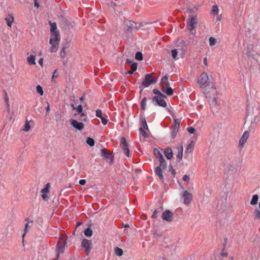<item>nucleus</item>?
<instances>
[{
	"mask_svg": "<svg viewBox=\"0 0 260 260\" xmlns=\"http://www.w3.org/2000/svg\"><path fill=\"white\" fill-rule=\"evenodd\" d=\"M51 38L49 43L51 45L50 52H56L57 51L60 37L59 31L57 29L56 24L55 22H50Z\"/></svg>",
	"mask_w": 260,
	"mask_h": 260,
	"instance_id": "f257e3e1",
	"label": "nucleus"
},
{
	"mask_svg": "<svg viewBox=\"0 0 260 260\" xmlns=\"http://www.w3.org/2000/svg\"><path fill=\"white\" fill-rule=\"evenodd\" d=\"M204 94L206 98L208 99L211 108L212 109L215 108V109H217V106L219 105V101L217 99V91L215 87H212L209 90L205 91Z\"/></svg>",
	"mask_w": 260,
	"mask_h": 260,
	"instance_id": "f03ea898",
	"label": "nucleus"
},
{
	"mask_svg": "<svg viewBox=\"0 0 260 260\" xmlns=\"http://www.w3.org/2000/svg\"><path fill=\"white\" fill-rule=\"evenodd\" d=\"M198 83L202 88H204L209 86L210 84V81L209 79L207 73L203 72L199 78Z\"/></svg>",
	"mask_w": 260,
	"mask_h": 260,
	"instance_id": "7ed1b4c3",
	"label": "nucleus"
},
{
	"mask_svg": "<svg viewBox=\"0 0 260 260\" xmlns=\"http://www.w3.org/2000/svg\"><path fill=\"white\" fill-rule=\"evenodd\" d=\"M67 244V242L64 239H60L56 245V259L58 260V258L60 254H62L64 252V248Z\"/></svg>",
	"mask_w": 260,
	"mask_h": 260,
	"instance_id": "20e7f679",
	"label": "nucleus"
},
{
	"mask_svg": "<svg viewBox=\"0 0 260 260\" xmlns=\"http://www.w3.org/2000/svg\"><path fill=\"white\" fill-rule=\"evenodd\" d=\"M197 23V16L195 15H189V18L187 22V27L190 31L194 29Z\"/></svg>",
	"mask_w": 260,
	"mask_h": 260,
	"instance_id": "39448f33",
	"label": "nucleus"
},
{
	"mask_svg": "<svg viewBox=\"0 0 260 260\" xmlns=\"http://www.w3.org/2000/svg\"><path fill=\"white\" fill-rule=\"evenodd\" d=\"M156 82V80L153 78L151 74H148L146 75L142 84L144 87H147Z\"/></svg>",
	"mask_w": 260,
	"mask_h": 260,
	"instance_id": "423d86ee",
	"label": "nucleus"
},
{
	"mask_svg": "<svg viewBox=\"0 0 260 260\" xmlns=\"http://www.w3.org/2000/svg\"><path fill=\"white\" fill-rule=\"evenodd\" d=\"M126 27L125 31L128 33H132L138 29L137 23L134 21H127L125 22Z\"/></svg>",
	"mask_w": 260,
	"mask_h": 260,
	"instance_id": "0eeeda50",
	"label": "nucleus"
},
{
	"mask_svg": "<svg viewBox=\"0 0 260 260\" xmlns=\"http://www.w3.org/2000/svg\"><path fill=\"white\" fill-rule=\"evenodd\" d=\"M166 98V96H154L153 99V102H155L156 104L160 107H166L167 106V103L165 101L164 98Z\"/></svg>",
	"mask_w": 260,
	"mask_h": 260,
	"instance_id": "6e6552de",
	"label": "nucleus"
},
{
	"mask_svg": "<svg viewBox=\"0 0 260 260\" xmlns=\"http://www.w3.org/2000/svg\"><path fill=\"white\" fill-rule=\"evenodd\" d=\"M120 146L122 149L125 154L127 156H129V150L128 147V144L126 142V139L124 137H122L120 140Z\"/></svg>",
	"mask_w": 260,
	"mask_h": 260,
	"instance_id": "1a4fd4ad",
	"label": "nucleus"
},
{
	"mask_svg": "<svg viewBox=\"0 0 260 260\" xmlns=\"http://www.w3.org/2000/svg\"><path fill=\"white\" fill-rule=\"evenodd\" d=\"M161 218L165 221L172 222L174 219V215L172 212L166 210L162 213Z\"/></svg>",
	"mask_w": 260,
	"mask_h": 260,
	"instance_id": "9d476101",
	"label": "nucleus"
},
{
	"mask_svg": "<svg viewBox=\"0 0 260 260\" xmlns=\"http://www.w3.org/2000/svg\"><path fill=\"white\" fill-rule=\"evenodd\" d=\"M91 245L92 242L90 240L84 239L82 241L81 246L87 253H89L91 249Z\"/></svg>",
	"mask_w": 260,
	"mask_h": 260,
	"instance_id": "9b49d317",
	"label": "nucleus"
},
{
	"mask_svg": "<svg viewBox=\"0 0 260 260\" xmlns=\"http://www.w3.org/2000/svg\"><path fill=\"white\" fill-rule=\"evenodd\" d=\"M249 136V133L248 131H245L239 140V147L242 148L246 142H247Z\"/></svg>",
	"mask_w": 260,
	"mask_h": 260,
	"instance_id": "f8f14e48",
	"label": "nucleus"
},
{
	"mask_svg": "<svg viewBox=\"0 0 260 260\" xmlns=\"http://www.w3.org/2000/svg\"><path fill=\"white\" fill-rule=\"evenodd\" d=\"M183 199V202L185 204H189L192 200V195L188 191L185 190L183 192L182 196Z\"/></svg>",
	"mask_w": 260,
	"mask_h": 260,
	"instance_id": "ddd939ff",
	"label": "nucleus"
},
{
	"mask_svg": "<svg viewBox=\"0 0 260 260\" xmlns=\"http://www.w3.org/2000/svg\"><path fill=\"white\" fill-rule=\"evenodd\" d=\"M71 125L78 131H82L84 127V124L81 122H78L75 119H71Z\"/></svg>",
	"mask_w": 260,
	"mask_h": 260,
	"instance_id": "4468645a",
	"label": "nucleus"
},
{
	"mask_svg": "<svg viewBox=\"0 0 260 260\" xmlns=\"http://www.w3.org/2000/svg\"><path fill=\"white\" fill-rule=\"evenodd\" d=\"M76 110H77V112L80 114L81 120L86 121L87 118L86 115H85V114L83 112V107L82 105H79L77 107H76Z\"/></svg>",
	"mask_w": 260,
	"mask_h": 260,
	"instance_id": "2eb2a0df",
	"label": "nucleus"
},
{
	"mask_svg": "<svg viewBox=\"0 0 260 260\" xmlns=\"http://www.w3.org/2000/svg\"><path fill=\"white\" fill-rule=\"evenodd\" d=\"M162 170H163V169L160 168V166H157L155 168L154 172H155V174L158 176L159 178L161 180L164 181V178L163 174H162Z\"/></svg>",
	"mask_w": 260,
	"mask_h": 260,
	"instance_id": "dca6fc26",
	"label": "nucleus"
},
{
	"mask_svg": "<svg viewBox=\"0 0 260 260\" xmlns=\"http://www.w3.org/2000/svg\"><path fill=\"white\" fill-rule=\"evenodd\" d=\"M164 154L168 159H171L172 158V150L170 147L166 148L164 151Z\"/></svg>",
	"mask_w": 260,
	"mask_h": 260,
	"instance_id": "f3484780",
	"label": "nucleus"
},
{
	"mask_svg": "<svg viewBox=\"0 0 260 260\" xmlns=\"http://www.w3.org/2000/svg\"><path fill=\"white\" fill-rule=\"evenodd\" d=\"M27 63L29 65L36 64V56L34 55H30L27 57Z\"/></svg>",
	"mask_w": 260,
	"mask_h": 260,
	"instance_id": "a211bd4d",
	"label": "nucleus"
},
{
	"mask_svg": "<svg viewBox=\"0 0 260 260\" xmlns=\"http://www.w3.org/2000/svg\"><path fill=\"white\" fill-rule=\"evenodd\" d=\"M14 18L11 15H9L7 17L5 18V20L7 22V25L9 27H11L12 23L14 21Z\"/></svg>",
	"mask_w": 260,
	"mask_h": 260,
	"instance_id": "6ab92c4d",
	"label": "nucleus"
},
{
	"mask_svg": "<svg viewBox=\"0 0 260 260\" xmlns=\"http://www.w3.org/2000/svg\"><path fill=\"white\" fill-rule=\"evenodd\" d=\"M30 122L33 123V121L32 120L28 121L27 119H26V121L25 122V124L24 125V127L22 130L24 132H28L30 128Z\"/></svg>",
	"mask_w": 260,
	"mask_h": 260,
	"instance_id": "aec40b11",
	"label": "nucleus"
},
{
	"mask_svg": "<svg viewBox=\"0 0 260 260\" xmlns=\"http://www.w3.org/2000/svg\"><path fill=\"white\" fill-rule=\"evenodd\" d=\"M153 153L155 157L158 158L159 160L162 159V158H164L162 154L161 153L159 150L156 148L154 149Z\"/></svg>",
	"mask_w": 260,
	"mask_h": 260,
	"instance_id": "412c9836",
	"label": "nucleus"
},
{
	"mask_svg": "<svg viewBox=\"0 0 260 260\" xmlns=\"http://www.w3.org/2000/svg\"><path fill=\"white\" fill-rule=\"evenodd\" d=\"M68 48L67 44L63 45L61 48V50L60 51V55L61 57L64 58L66 55V50Z\"/></svg>",
	"mask_w": 260,
	"mask_h": 260,
	"instance_id": "4be33fe9",
	"label": "nucleus"
},
{
	"mask_svg": "<svg viewBox=\"0 0 260 260\" xmlns=\"http://www.w3.org/2000/svg\"><path fill=\"white\" fill-rule=\"evenodd\" d=\"M258 200V196L257 194H254L252 196V199L250 201V204L252 206L255 205L257 204Z\"/></svg>",
	"mask_w": 260,
	"mask_h": 260,
	"instance_id": "5701e85b",
	"label": "nucleus"
},
{
	"mask_svg": "<svg viewBox=\"0 0 260 260\" xmlns=\"http://www.w3.org/2000/svg\"><path fill=\"white\" fill-rule=\"evenodd\" d=\"M193 148H194V143L192 141H191L190 144H189L186 148V152L188 153H191L193 150Z\"/></svg>",
	"mask_w": 260,
	"mask_h": 260,
	"instance_id": "b1692460",
	"label": "nucleus"
},
{
	"mask_svg": "<svg viewBox=\"0 0 260 260\" xmlns=\"http://www.w3.org/2000/svg\"><path fill=\"white\" fill-rule=\"evenodd\" d=\"M183 147L182 145H181V146L178 148V152L177 154V157L178 158H179L180 159H182L183 156Z\"/></svg>",
	"mask_w": 260,
	"mask_h": 260,
	"instance_id": "393cba45",
	"label": "nucleus"
},
{
	"mask_svg": "<svg viewBox=\"0 0 260 260\" xmlns=\"http://www.w3.org/2000/svg\"><path fill=\"white\" fill-rule=\"evenodd\" d=\"M102 155L103 157H105L106 159H108L110 158V154L109 152H108L106 149H102Z\"/></svg>",
	"mask_w": 260,
	"mask_h": 260,
	"instance_id": "a878e982",
	"label": "nucleus"
},
{
	"mask_svg": "<svg viewBox=\"0 0 260 260\" xmlns=\"http://www.w3.org/2000/svg\"><path fill=\"white\" fill-rule=\"evenodd\" d=\"M218 11L219 10L217 6L213 5L212 7V9L211 11V14L214 15H217L218 14Z\"/></svg>",
	"mask_w": 260,
	"mask_h": 260,
	"instance_id": "bb28decb",
	"label": "nucleus"
},
{
	"mask_svg": "<svg viewBox=\"0 0 260 260\" xmlns=\"http://www.w3.org/2000/svg\"><path fill=\"white\" fill-rule=\"evenodd\" d=\"M159 166H160V168H161L163 169H165L167 168V163L165 161L164 158H162V159H159Z\"/></svg>",
	"mask_w": 260,
	"mask_h": 260,
	"instance_id": "cd10ccee",
	"label": "nucleus"
},
{
	"mask_svg": "<svg viewBox=\"0 0 260 260\" xmlns=\"http://www.w3.org/2000/svg\"><path fill=\"white\" fill-rule=\"evenodd\" d=\"M115 253L116 255L120 256L123 254V250L119 247H116L114 249Z\"/></svg>",
	"mask_w": 260,
	"mask_h": 260,
	"instance_id": "c85d7f7f",
	"label": "nucleus"
},
{
	"mask_svg": "<svg viewBox=\"0 0 260 260\" xmlns=\"http://www.w3.org/2000/svg\"><path fill=\"white\" fill-rule=\"evenodd\" d=\"M85 235L87 237H90L92 235V231L90 228L86 229L84 232Z\"/></svg>",
	"mask_w": 260,
	"mask_h": 260,
	"instance_id": "c756f323",
	"label": "nucleus"
},
{
	"mask_svg": "<svg viewBox=\"0 0 260 260\" xmlns=\"http://www.w3.org/2000/svg\"><path fill=\"white\" fill-rule=\"evenodd\" d=\"M86 143L88 145H89L90 146H93L94 145V140L90 137H88L86 139Z\"/></svg>",
	"mask_w": 260,
	"mask_h": 260,
	"instance_id": "7c9ffc66",
	"label": "nucleus"
},
{
	"mask_svg": "<svg viewBox=\"0 0 260 260\" xmlns=\"http://www.w3.org/2000/svg\"><path fill=\"white\" fill-rule=\"evenodd\" d=\"M146 106V98H144L141 102V107L142 110H143V111L145 110Z\"/></svg>",
	"mask_w": 260,
	"mask_h": 260,
	"instance_id": "2f4dec72",
	"label": "nucleus"
},
{
	"mask_svg": "<svg viewBox=\"0 0 260 260\" xmlns=\"http://www.w3.org/2000/svg\"><path fill=\"white\" fill-rule=\"evenodd\" d=\"M5 101L6 102V104H7V111L8 112V113L10 112V105L9 104V98L8 96V94L7 93V92H5Z\"/></svg>",
	"mask_w": 260,
	"mask_h": 260,
	"instance_id": "473e14b6",
	"label": "nucleus"
},
{
	"mask_svg": "<svg viewBox=\"0 0 260 260\" xmlns=\"http://www.w3.org/2000/svg\"><path fill=\"white\" fill-rule=\"evenodd\" d=\"M163 92H165L168 95H171L173 94V90L171 87H169L163 91Z\"/></svg>",
	"mask_w": 260,
	"mask_h": 260,
	"instance_id": "72a5a7b5",
	"label": "nucleus"
},
{
	"mask_svg": "<svg viewBox=\"0 0 260 260\" xmlns=\"http://www.w3.org/2000/svg\"><path fill=\"white\" fill-rule=\"evenodd\" d=\"M135 58L138 60H143L142 53L140 52H137L136 53Z\"/></svg>",
	"mask_w": 260,
	"mask_h": 260,
	"instance_id": "f704fd0d",
	"label": "nucleus"
},
{
	"mask_svg": "<svg viewBox=\"0 0 260 260\" xmlns=\"http://www.w3.org/2000/svg\"><path fill=\"white\" fill-rule=\"evenodd\" d=\"M209 45L210 46H213L215 45L216 43V39L213 37H212L209 38Z\"/></svg>",
	"mask_w": 260,
	"mask_h": 260,
	"instance_id": "c9c22d12",
	"label": "nucleus"
},
{
	"mask_svg": "<svg viewBox=\"0 0 260 260\" xmlns=\"http://www.w3.org/2000/svg\"><path fill=\"white\" fill-rule=\"evenodd\" d=\"M36 90L38 93H39L41 95H43L44 94V91L43 90V88L40 85H37L36 87Z\"/></svg>",
	"mask_w": 260,
	"mask_h": 260,
	"instance_id": "e433bc0d",
	"label": "nucleus"
},
{
	"mask_svg": "<svg viewBox=\"0 0 260 260\" xmlns=\"http://www.w3.org/2000/svg\"><path fill=\"white\" fill-rule=\"evenodd\" d=\"M49 191V184L47 183L45 187H44L43 189L41 190V192L42 193L46 194L47 193H48Z\"/></svg>",
	"mask_w": 260,
	"mask_h": 260,
	"instance_id": "4c0bfd02",
	"label": "nucleus"
},
{
	"mask_svg": "<svg viewBox=\"0 0 260 260\" xmlns=\"http://www.w3.org/2000/svg\"><path fill=\"white\" fill-rule=\"evenodd\" d=\"M254 218L256 219H260V211L256 209L254 212Z\"/></svg>",
	"mask_w": 260,
	"mask_h": 260,
	"instance_id": "58836bf2",
	"label": "nucleus"
},
{
	"mask_svg": "<svg viewBox=\"0 0 260 260\" xmlns=\"http://www.w3.org/2000/svg\"><path fill=\"white\" fill-rule=\"evenodd\" d=\"M172 56L174 59H177L178 52L177 49H173L171 51Z\"/></svg>",
	"mask_w": 260,
	"mask_h": 260,
	"instance_id": "ea45409f",
	"label": "nucleus"
},
{
	"mask_svg": "<svg viewBox=\"0 0 260 260\" xmlns=\"http://www.w3.org/2000/svg\"><path fill=\"white\" fill-rule=\"evenodd\" d=\"M25 221H27V222L25 225L24 233V234H23V235L22 236L23 237H24V236H25V234L27 232V228L28 226L29 223H32V221H29L28 219H25Z\"/></svg>",
	"mask_w": 260,
	"mask_h": 260,
	"instance_id": "a19ab883",
	"label": "nucleus"
},
{
	"mask_svg": "<svg viewBox=\"0 0 260 260\" xmlns=\"http://www.w3.org/2000/svg\"><path fill=\"white\" fill-rule=\"evenodd\" d=\"M168 76L167 75H166L162 78V79L161 80V82L162 83V84L168 83L169 82H168Z\"/></svg>",
	"mask_w": 260,
	"mask_h": 260,
	"instance_id": "79ce46f5",
	"label": "nucleus"
},
{
	"mask_svg": "<svg viewBox=\"0 0 260 260\" xmlns=\"http://www.w3.org/2000/svg\"><path fill=\"white\" fill-rule=\"evenodd\" d=\"M142 126L143 127V128L146 129H148V126H147V124L145 118H143V120H142Z\"/></svg>",
	"mask_w": 260,
	"mask_h": 260,
	"instance_id": "37998d69",
	"label": "nucleus"
},
{
	"mask_svg": "<svg viewBox=\"0 0 260 260\" xmlns=\"http://www.w3.org/2000/svg\"><path fill=\"white\" fill-rule=\"evenodd\" d=\"M95 115H96V116L98 117H99V118L102 117L103 116L102 110L100 109L96 110Z\"/></svg>",
	"mask_w": 260,
	"mask_h": 260,
	"instance_id": "c03bdc74",
	"label": "nucleus"
},
{
	"mask_svg": "<svg viewBox=\"0 0 260 260\" xmlns=\"http://www.w3.org/2000/svg\"><path fill=\"white\" fill-rule=\"evenodd\" d=\"M153 92L154 94H157V96H164V94H162L160 91L156 89H154Z\"/></svg>",
	"mask_w": 260,
	"mask_h": 260,
	"instance_id": "a18cd8bd",
	"label": "nucleus"
},
{
	"mask_svg": "<svg viewBox=\"0 0 260 260\" xmlns=\"http://www.w3.org/2000/svg\"><path fill=\"white\" fill-rule=\"evenodd\" d=\"M137 69V63L136 62L131 64V70L133 71H136Z\"/></svg>",
	"mask_w": 260,
	"mask_h": 260,
	"instance_id": "49530a36",
	"label": "nucleus"
},
{
	"mask_svg": "<svg viewBox=\"0 0 260 260\" xmlns=\"http://www.w3.org/2000/svg\"><path fill=\"white\" fill-rule=\"evenodd\" d=\"M140 132L141 135H142L144 137H147L148 136L147 133L142 128H140Z\"/></svg>",
	"mask_w": 260,
	"mask_h": 260,
	"instance_id": "de8ad7c7",
	"label": "nucleus"
},
{
	"mask_svg": "<svg viewBox=\"0 0 260 260\" xmlns=\"http://www.w3.org/2000/svg\"><path fill=\"white\" fill-rule=\"evenodd\" d=\"M169 87H170L169 83L162 84L161 87L162 91Z\"/></svg>",
	"mask_w": 260,
	"mask_h": 260,
	"instance_id": "09e8293b",
	"label": "nucleus"
},
{
	"mask_svg": "<svg viewBox=\"0 0 260 260\" xmlns=\"http://www.w3.org/2000/svg\"><path fill=\"white\" fill-rule=\"evenodd\" d=\"M187 131L190 134H193L195 132V129L192 127H189L187 128Z\"/></svg>",
	"mask_w": 260,
	"mask_h": 260,
	"instance_id": "8fccbe9b",
	"label": "nucleus"
},
{
	"mask_svg": "<svg viewBox=\"0 0 260 260\" xmlns=\"http://www.w3.org/2000/svg\"><path fill=\"white\" fill-rule=\"evenodd\" d=\"M182 180L184 181L189 182V181L190 180V178L188 175H185L183 176V177L182 178Z\"/></svg>",
	"mask_w": 260,
	"mask_h": 260,
	"instance_id": "3c124183",
	"label": "nucleus"
},
{
	"mask_svg": "<svg viewBox=\"0 0 260 260\" xmlns=\"http://www.w3.org/2000/svg\"><path fill=\"white\" fill-rule=\"evenodd\" d=\"M101 120H102V123L104 124V125H106L107 123V119H106L105 118H104L103 116H102V117L100 118Z\"/></svg>",
	"mask_w": 260,
	"mask_h": 260,
	"instance_id": "603ef678",
	"label": "nucleus"
},
{
	"mask_svg": "<svg viewBox=\"0 0 260 260\" xmlns=\"http://www.w3.org/2000/svg\"><path fill=\"white\" fill-rule=\"evenodd\" d=\"M228 253L224 251V249H223L221 252V256L222 257H225L228 256Z\"/></svg>",
	"mask_w": 260,
	"mask_h": 260,
	"instance_id": "864d4df0",
	"label": "nucleus"
},
{
	"mask_svg": "<svg viewBox=\"0 0 260 260\" xmlns=\"http://www.w3.org/2000/svg\"><path fill=\"white\" fill-rule=\"evenodd\" d=\"M157 213L158 211L156 210H155L154 212H153V214L152 215V217L153 218H156L157 217Z\"/></svg>",
	"mask_w": 260,
	"mask_h": 260,
	"instance_id": "5fc2aeb1",
	"label": "nucleus"
},
{
	"mask_svg": "<svg viewBox=\"0 0 260 260\" xmlns=\"http://www.w3.org/2000/svg\"><path fill=\"white\" fill-rule=\"evenodd\" d=\"M180 128V124H174L173 129L178 131Z\"/></svg>",
	"mask_w": 260,
	"mask_h": 260,
	"instance_id": "6e6d98bb",
	"label": "nucleus"
},
{
	"mask_svg": "<svg viewBox=\"0 0 260 260\" xmlns=\"http://www.w3.org/2000/svg\"><path fill=\"white\" fill-rule=\"evenodd\" d=\"M169 170L171 172V173L172 174L173 176L174 177L176 174V172H175V170L172 167L170 166V167L169 168Z\"/></svg>",
	"mask_w": 260,
	"mask_h": 260,
	"instance_id": "4d7b16f0",
	"label": "nucleus"
},
{
	"mask_svg": "<svg viewBox=\"0 0 260 260\" xmlns=\"http://www.w3.org/2000/svg\"><path fill=\"white\" fill-rule=\"evenodd\" d=\"M86 182V180L85 179H81L79 181V184L81 185H84L85 184Z\"/></svg>",
	"mask_w": 260,
	"mask_h": 260,
	"instance_id": "13d9d810",
	"label": "nucleus"
},
{
	"mask_svg": "<svg viewBox=\"0 0 260 260\" xmlns=\"http://www.w3.org/2000/svg\"><path fill=\"white\" fill-rule=\"evenodd\" d=\"M177 132H178V131L173 129V131L172 132V136L173 138H175Z\"/></svg>",
	"mask_w": 260,
	"mask_h": 260,
	"instance_id": "bf43d9fd",
	"label": "nucleus"
},
{
	"mask_svg": "<svg viewBox=\"0 0 260 260\" xmlns=\"http://www.w3.org/2000/svg\"><path fill=\"white\" fill-rule=\"evenodd\" d=\"M34 6L37 8H39L40 5L39 3L38 2V0H34Z\"/></svg>",
	"mask_w": 260,
	"mask_h": 260,
	"instance_id": "052dcab7",
	"label": "nucleus"
},
{
	"mask_svg": "<svg viewBox=\"0 0 260 260\" xmlns=\"http://www.w3.org/2000/svg\"><path fill=\"white\" fill-rule=\"evenodd\" d=\"M42 197L44 201H47L48 198V196L45 193H43Z\"/></svg>",
	"mask_w": 260,
	"mask_h": 260,
	"instance_id": "680f3d73",
	"label": "nucleus"
},
{
	"mask_svg": "<svg viewBox=\"0 0 260 260\" xmlns=\"http://www.w3.org/2000/svg\"><path fill=\"white\" fill-rule=\"evenodd\" d=\"M39 63L40 66H41L42 67L43 66V58H41L39 59Z\"/></svg>",
	"mask_w": 260,
	"mask_h": 260,
	"instance_id": "e2e57ef3",
	"label": "nucleus"
},
{
	"mask_svg": "<svg viewBox=\"0 0 260 260\" xmlns=\"http://www.w3.org/2000/svg\"><path fill=\"white\" fill-rule=\"evenodd\" d=\"M203 63L206 66H207L208 65V64H207V59L206 57L204 58V59H203Z\"/></svg>",
	"mask_w": 260,
	"mask_h": 260,
	"instance_id": "0e129e2a",
	"label": "nucleus"
},
{
	"mask_svg": "<svg viewBox=\"0 0 260 260\" xmlns=\"http://www.w3.org/2000/svg\"><path fill=\"white\" fill-rule=\"evenodd\" d=\"M259 119H260V117H258V116H256L255 118H254V121L255 122V123H257V122H258L259 121Z\"/></svg>",
	"mask_w": 260,
	"mask_h": 260,
	"instance_id": "69168bd1",
	"label": "nucleus"
},
{
	"mask_svg": "<svg viewBox=\"0 0 260 260\" xmlns=\"http://www.w3.org/2000/svg\"><path fill=\"white\" fill-rule=\"evenodd\" d=\"M174 124H180V120L178 119H175Z\"/></svg>",
	"mask_w": 260,
	"mask_h": 260,
	"instance_id": "338daca9",
	"label": "nucleus"
},
{
	"mask_svg": "<svg viewBox=\"0 0 260 260\" xmlns=\"http://www.w3.org/2000/svg\"><path fill=\"white\" fill-rule=\"evenodd\" d=\"M134 71H133V70H132L131 69V70H129L127 72V73L129 74H133L134 73Z\"/></svg>",
	"mask_w": 260,
	"mask_h": 260,
	"instance_id": "774afa93",
	"label": "nucleus"
}]
</instances>
